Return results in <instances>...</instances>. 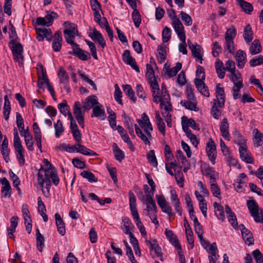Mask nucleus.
Returning <instances> with one entry per match:
<instances>
[{
  "mask_svg": "<svg viewBox=\"0 0 263 263\" xmlns=\"http://www.w3.org/2000/svg\"><path fill=\"white\" fill-rule=\"evenodd\" d=\"M44 162L47 168H44L41 166L37 173V181L39 184L42 187L43 195L46 197L50 195L51 187V179L55 186H57L60 182V178L58 172L54 168L51 167V163L47 159H44Z\"/></svg>",
  "mask_w": 263,
  "mask_h": 263,
  "instance_id": "1",
  "label": "nucleus"
},
{
  "mask_svg": "<svg viewBox=\"0 0 263 263\" xmlns=\"http://www.w3.org/2000/svg\"><path fill=\"white\" fill-rule=\"evenodd\" d=\"M159 87L154 90L152 89L154 102L156 103H160L161 108L164 106V109L166 111L172 109V106L170 103V97L168 93L165 85L163 84L161 86V93L160 95Z\"/></svg>",
  "mask_w": 263,
  "mask_h": 263,
  "instance_id": "2",
  "label": "nucleus"
},
{
  "mask_svg": "<svg viewBox=\"0 0 263 263\" xmlns=\"http://www.w3.org/2000/svg\"><path fill=\"white\" fill-rule=\"evenodd\" d=\"M247 204L251 215L254 218L255 221L263 223L262 210L259 209L257 202L254 200H250L247 201Z\"/></svg>",
  "mask_w": 263,
  "mask_h": 263,
  "instance_id": "3",
  "label": "nucleus"
},
{
  "mask_svg": "<svg viewBox=\"0 0 263 263\" xmlns=\"http://www.w3.org/2000/svg\"><path fill=\"white\" fill-rule=\"evenodd\" d=\"M17 41L12 40L9 42V44L11 45L10 47L15 62H18L20 59H23V46Z\"/></svg>",
  "mask_w": 263,
  "mask_h": 263,
  "instance_id": "4",
  "label": "nucleus"
},
{
  "mask_svg": "<svg viewBox=\"0 0 263 263\" xmlns=\"http://www.w3.org/2000/svg\"><path fill=\"white\" fill-rule=\"evenodd\" d=\"M206 153L212 164L215 163L217 156L216 146L214 141L210 138L206 143Z\"/></svg>",
  "mask_w": 263,
  "mask_h": 263,
  "instance_id": "5",
  "label": "nucleus"
},
{
  "mask_svg": "<svg viewBox=\"0 0 263 263\" xmlns=\"http://www.w3.org/2000/svg\"><path fill=\"white\" fill-rule=\"evenodd\" d=\"M142 120L137 119V122L139 126L144 129V132L148 137H151V132L153 130V126L150 122L148 117L145 113H143L141 116Z\"/></svg>",
  "mask_w": 263,
  "mask_h": 263,
  "instance_id": "6",
  "label": "nucleus"
},
{
  "mask_svg": "<svg viewBox=\"0 0 263 263\" xmlns=\"http://www.w3.org/2000/svg\"><path fill=\"white\" fill-rule=\"evenodd\" d=\"M126 2L133 9L132 17L135 26L138 28L141 23V17L139 11L137 10V0H128Z\"/></svg>",
  "mask_w": 263,
  "mask_h": 263,
  "instance_id": "7",
  "label": "nucleus"
},
{
  "mask_svg": "<svg viewBox=\"0 0 263 263\" xmlns=\"http://www.w3.org/2000/svg\"><path fill=\"white\" fill-rule=\"evenodd\" d=\"M72 51H68L69 54L76 56L82 61H87L90 58L89 52L80 48L78 44L72 47Z\"/></svg>",
  "mask_w": 263,
  "mask_h": 263,
  "instance_id": "8",
  "label": "nucleus"
},
{
  "mask_svg": "<svg viewBox=\"0 0 263 263\" xmlns=\"http://www.w3.org/2000/svg\"><path fill=\"white\" fill-rule=\"evenodd\" d=\"M146 76L152 89L155 90L158 88V84L151 64H147L146 65Z\"/></svg>",
  "mask_w": 263,
  "mask_h": 263,
  "instance_id": "9",
  "label": "nucleus"
},
{
  "mask_svg": "<svg viewBox=\"0 0 263 263\" xmlns=\"http://www.w3.org/2000/svg\"><path fill=\"white\" fill-rule=\"evenodd\" d=\"M123 62L127 65H129L136 72H140L139 67L136 64L135 59L130 55V51L125 50L122 55Z\"/></svg>",
  "mask_w": 263,
  "mask_h": 263,
  "instance_id": "10",
  "label": "nucleus"
},
{
  "mask_svg": "<svg viewBox=\"0 0 263 263\" xmlns=\"http://www.w3.org/2000/svg\"><path fill=\"white\" fill-rule=\"evenodd\" d=\"M73 114L79 124L82 127H84V118L82 111L81 104L79 101L75 102L73 105Z\"/></svg>",
  "mask_w": 263,
  "mask_h": 263,
  "instance_id": "11",
  "label": "nucleus"
},
{
  "mask_svg": "<svg viewBox=\"0 0 263 263\" xmlns=\"http://www.w3.org/2000/svg\"><path fill=\"white\" fill-rule=\"evenodd\" d=\"M221 84L218 83L216 87V97L213 102H216L218 103L220 108H223L225 103V93L223 88L220 87Z\"/></svg>",
  "mask_w": 263,
  "mask_h": 263,
  "instance_id": "12",
  "label": "nucleus"
},
{
  "mask_svg": "<svg viewBox=\"0 0 263 263\" xmlns=\"http://www.w3.org/2000/svg\"><path fill=\"white\" fill-rule=\"evenodd\" d=\"M143 190L144 191L145 196L143 195V193L142 192H139L138 195V198L142 203H145L146 200L152 201L153 200H154V194L156 190H153V189L151 187L150 189L148 185L144 184Z\"/></svg>",
  "mask_w": 263,
  "mask_h": 263,
  "instance_id": "13",
  "label": "nucleus"
},
{
  "mask_svg": "<svg viewBox=\"0 0 263 263\" xmlns=\"http://www.w3.org/2000/svg\"><path fill=\"white\" fill-rule=\"evenodd\" d=\"M165 235L167 239L174 247H175L177 250H181V246L179 243L177 237L173 231L168 229H165Z\"/></svg>",
  "mask_w": 263,
  "mask_h": 263,
  "instance_id": "14",
  "label": "nucleus"
},
{
  "mask_svg": "<svg viewBox=\"0 0 263 263\" xmlns=\"http://www.w3.org/2000/svg\"><path fill=\"white\" fill-rule=\"evenodd\" d=\"M239 155L241 159L248 164H253L254 159L251 156L250 153L248 151L247 146H239Z\"/></svg>",
  "mask_w": 263,
  "mask_h": 263,
  "instance_id": "15",
  "label": "nucleus"
},
{
  "mask_svg": "<svg viewBox=\"0 0 263 263\" xmlns=\"http://www.w3.org/2000/svg\"><path fill=\"white\" fill-rule=\"evenodd\" d=\"M89 36L93 41H97L102 49H104L106 46V42L104 39V37L102 34L97 30L96 28H93L92 30V32L89 35Z\"/></svg>",
  "mask_w": 263,
  "mask_h": 263,
  "instance_id": "16",
  "label": "nucleus"
},
{
  "mask_svg": "<svg viewBox=\"0 0 263 263\" xmlns=\"http://www.w3.org/2000/svg\"><path fill=\"white\" fill-rule=\"evenodd\" d=\"M194 82L197 90L201 93V94L204 97H209L210 92L209 88L208 86L205 85L204 83V81H202V80H200L199 78H195Z\"/></svg>",
  "mask_w": 263,
  "mask_h": 263,
  "instance_id": "17",
  "label": "nucleus"
},
{
  "mask_svg": "<svg viewBox=\"0 0 263 263\" xmlns=\"http://www.w3.org/2000/svg\"><path fill=\"white\" fill-rule=\"evenodd\" d=\"M146 206L144 209V211L146 212V215L148 217L151 216L153 215L157 214L158 209L157 205L155 203V200H146L145 203Z\"/></svg>",
  "mask_w": 263,
  "mask_h": 263,
  "instance_id": "18",
  "label": "nucleus"
},
{
  "mask_svg": "<svg viewBox=\"0 0 263 263\" xmlns=\"http://www.w3.org/2000/svg\"><path fill=\"white\" fill-rule=\"evenodd\" d=\"M62 33L57 31L53 35V40L52 44V47L55 52L60 51L62 47Z\"/></svg>",
  "mask_w": 263,
  "mask_h": 263,
  "instance_id": "19",
  "label": "nucleus"
},
{
  "mask_svg": "<svg viewBox=\"0 0 263 263\" xmlns=\"http://www.w3.org/2000/svg\"><path fill=\"white\" fill-rule=\"evenodd\" d=\"M0 182L2 184L1 191L3 197L5 198L10 197L11 195V187L10 184L6 177L0 178Z\"/></svg>",
  "mask_w": 263,
  "mask_h": 263,
  "instance_id": "20",
  "label": "nucleus"
},
{
  "mask_svg": "<svg viewBox=\"0 0 263 263\" xmlns=\"http://www.w3.org/2000/svg\"><path fill=\"white\" fill-rule=\"evenodd\" d=\"M122 224L121 229L126 235L132 233V231H133L135 229V227L130 219L127 217H123L122 218Z\"/></svg>",
  "mask_w": 263,
  "mask_h": 263,
  "instance_id": "21",
  "label": "nucleus"
},
{
  "mask_svg": "<svg viewBox=\"0 0 263 263\" xmlns=\"http://www.w3.org/2000/svg\"><path fill=\"white\" fill-rule=\"evenodd\" d=\"M94 117L99 118L101 120H104L106 118L104 109L100 103H98L92 108L91 117L93 118Z\"/></svg>",
  "mask_w": 263,
  "mask_h": 263,
  "instance_id": "22",
  "label": "nucleus"
},
{
  "mask_svg": "<svg viewBox=\"0 0 263 263\" xmlns=\"http://www.w3.org/2000/svg\"><path fill=\"white\" fill-rule=\"evenodd\" d=\"M33 130L34 135V138L36 141V145L41 153H42V133L40 128L36 122L33 124Z\"/></svg>",
  "mask_w": 263,
  "mask_h": 263,
  "instance_id": "23",
  "label": "nucleus"
},
{
  "mask_svg": "<svg viewBox=\"0 0 263 263\" xmlns=\"http://www.w3.org/2000/svg\"><path fill=\"white\" fill-rule=\"evenodd\" d=\"M235 60L237 63V67L241 69L242 68L247 62V54L245 51L238 50L235 56Z\"/></svg>",
  "mask_w": 263,
  "mask_h": 263,
  "instance_id": "24",
  "label": "nucleus"
},
{
  "mask_svg": "<svg viewBox=\"0 0 263 263\" xmlns=\"http://www.w3.org/2000/svg\"><path fill=\"white\" fill-rule=\"evenodd\" d=\"M55 224L57 228L58 233L61 235L64 236L66 233L65 223L61 218L59 213H55L54 215Z\"/></svg>",
  "mask_w": 263,
  "mask_h": 263,
  "instance_id": "25",
  "label": "nucleus"
},
{
  "mask_svg": "<svg viewBox=\"0 0 263 263\" xmlns=\"http://www.w3.org/2000/svg\"><path fill=\"white\" fill-rule=\"evenodd\" d=\"M98 103H99L95 96H90L86 98L83 108L85 110H89L97 105Z\"/></svg>",
  "mask_w": 263,
  "mask_h": 263,
  "instance_id": "26",
  "label": "nucleus"
},
{
  "mask_svg": "<svg viewBox=\"0 0 263 263\" xmlns=\"http://www.w3.org/2000/svg\"><path fill=\"white\" fill-rule=\"evenodd\" d=\"M176 156L178 161L182 164L183 167V172L185 173L190 168L191 165L188 162L182 152L181 150L177 151Z\"/></svg>",
  "mask_w": 263,
  "mask_h": 263,
  "instance_id": "27",
  "label": "nucleus"
},
{
  "mask_svg": "<svg viewBox=\"0 0 263 263\" xmlns=\"http://www.w3.org/2000/svg\"><path fill=\"white\" fill-rule=\"evenodd\" d=\"M230 79L233 82L236 87L241 88L243 87L242 79L241 77L240 73L238 71H237V72L235 71L233 72H231Z\"/></svg>",
  "mask_w": 263,
  "mask_h": 263,
  "instance_id": "28",
  "label": "nucleus"
},
{
  "mask_svg": "<svg viewBox=\"0 0 263 263\" xmlns=\"http://www.w3.org/2000/svg\"><path fill=\"white\" fill-rule=\"evenodd\" d=\"M9 152L10 150L8 148V140L7 137L5 136L1 146V153L6 163H8L10 160L9 157Z\"/></svg>",
  "mask_w": 263,
  "mask_h": 263,
  "instance_id": "29",
  "label": "nucleus"
},
{
  "mask_svg": "<svg viewBox=\"0 0 263 263\" xmlns=\"http://www.w3.org/2000/svg\"><path fill=\"white\" fill-rule=\"evenodd\" d=\"M226 213L228 215L227 218L229 222L234 228H237V221L236 216L234 212H232L231 209L228 205H226Z\"/></svg>",
  "mask_w": 263,
  "mask_h": 263,
  "instance_id": "30",
  "label": "nucleus"
},
{
  "mask_svg": "<svg viewBox=\"0 0 263 263\" xmlns=\"http://www.w3.org/2000/svg\"><path fill=\"white\" fill-rule=\"evenodd\" d=\"M129 196V205L132 215H134L138 213L137 208L136 198L134 193L129 191L128 192Z\"/></svg>",
  "mask_w": 263,
  "mask_h": 263,
  "instance_id": "31",
  "label": "nucleus"
},
{
  "mask_svg": "<svg viewBox=\"0 0 263 263\" xmlns=\"http://www.w3.org/2000/svg\"><path fill=\"white\" fill-rule=\"evenodd\" d=\"M75 146L76 147V152L77 153H80L86 156H96L97 155L96 152L81 145L80 143H77Z\"/></svg>",
  "mask_w": 263,
  "mask_h": 263,
  "instance_id": "32",
  "label": "nucleus"
},
{
  "mask_svg": "<svg viewBox=\"0 0 263 263\" xmlns=\"http://www.w3.org/2000/svg\"><path fill=\"white\" fill-rule=\"evenodd\" d=\"M187 42L189 44V48L191 50L193 57L196 58V60H200V63H202V59L200 54V46L197 44L196 45H194L190 41H188Z\"/></svg>",
  "mask_w": 263,
  "mask_h": 263,
  "instance_id": "33",
  "label": "nucleus"
},
{
  "mask_svg": "<svg viewBox=\"0 0 263 263\" xmlns=\"http://www.w3.org/2000/svg\"><path fill=\"white\" fill-rule=\"evenodd\" d=\"M213 206L215 210V213L216 217L222 221L225 220V215L223 207L219 203L215 202L213 203Z\"/></svg>",
  "mask_w": 263,
  "mask_h": 263,
  "instance_id": "34",
  "label": "nucleus"
},
{
  "mask_svg": "<svg viewBox=\"0 0 263 263\" xmlns=\"http://www.w3.org/2000/svg\"><path fill=\"white\" fill-rule=\"evenodd\" d=\"M254 136L253 143L256 147H259L263 144V134L260 133L258 129L255 128L253 130Z\"/></svg>",
  "mask_w": 263,
  "mask_h": 263,
  "instance_id": "35",
  "label": "nucleus"
},
{
  "mask_svg": "<svg viewBox=\"0 0 263 263\" xmlns=\"http://www.w3.org/2000/svg\"><path fill=\"white\" fill-rule=\"evenodd\" d=\"M243 36L246 43L249 44L253 38V33L250 24H248L244 28Z\"/></svg>",
  "mask_w": 263,
  "mask_h": 263,
  "instance_id": "36",
  "label": "nucleus"
},
{
  "mask_svg": "<svg viewBox=\"0 0 263 263\" xmlns=\"http://www.w3.org/2000/svg\"><path fill=\"white\" fill-rule=\"evenodd\" d=\"M249 51L252 55H255L261 51V47L259 41L255 39L252 43L249 48Z\"/></svg>",
  "mask_w": 263,
  "mask_h": 263,
  "instance_id": "37",
  "label": "nucleus"
},
{
  "mask_svg": "<svg viewBox=\"0 0 263 263\" xmlns=\"http://www.w3.org/2000/svg\"><path fill=\"white\" fill-rule=\"evenodd\" d=\"M123 90L125 94L134 102L136 103L137 98L135 95V92L131 86L128 84L123 85Z\"/></svg>",
  "mask_w": 263,
  "mask_h": 263,
  "instance_id": "38",
  "label": "nucleus"
},
{
  "mask_svg": "<svg viewBox=\"0 0 263 263\" xmlns=\"http://www.w3.org/2000/svg\"><path fill=\"white\" fill-rule=\"evenodd\" d=\"M64 37L66 42L70 44L71 47L74 46L75 44H77L74 42L76 34L74 33L70 30H64Z\"/></svg>",
  "mask_w": 263,
  "mask_h": 263,
  "instance_id": "39",
  "label": "nucleus"
},
{
  "mask_svg": "<svg viewBox=\"0 0 263 263\" xmlns=\"http://www.w3.org/2000/svg\"><path fill=\"white\" fill-rule=\"evenodd\" d=\"M240 229H241L242 236H246L248 235L249 236V239L248 238L247 239V245L248 246H251L254 244V239L253 238V237L252 236V234L251 233V232L248 230L247 228L245 227L243 224L240 225Z\"/></svg>",
  "mask_w": 263,
  "mask_h": 263,
  "instance_id": "40",
  "label": "nucleus"
},
{
  "mask_svg": "<svg viewBox=\"0 0 263 263\" xmlns=\"http://www.w3.org/2000/svg\"><path fill=\"white\" fill-rule=\"evenodd\" d=\"M36 246L38 250L42 252L44 247L45 238L43 235L40 233L39 228L36 229Z\"/></svg>",
  "mask_w": 263,
  "mask_h": 263,
  "instance_id": "41",
  "label": "nucleus"
},
{
  "mask_svg": "<svg viewBox=\"0 0 263 263\" xmlns=\"http://www.w3.org/2000/svg\"><path fill=\"white\" fill-rule=\"evenodd\" d=\"M158 54L157 55V58L159 63H163L166 59V48L164 45H160L158 47L157 49Z\"/></svg>",
  "mask_w": 263,
  "mask_h": 263,
  "instance_id": "42",
  "label": "nucleus"
},
{
  "mask_svg": "<svg viewBox=\"0 0 263 263\" xmlns=\"http://www.w3.org/2000/svg\"><path fill=\"white\" fill-rule=\"evenodd\" d=\"M244 12L250 14L253 10V7L251 4L244 0H236Z\"/></svg>",
  "mask_w": 263,
  "mask_h": 263,
  "instance_id": "43",
  "label": "nucleus"
},
{
  "mask_svg": "<svg viewBox=\"0 0 263 263\" xmlns=\"http://www.w3.org/2000/svg\"><path fill=\"white\" fill-rule=\"evenodd\" d=\"M234 140L236 144L239 146H243L246 145V140L243 136L238 131H235L233 133Z\"/></svg>",
  "mask_w": 263,
  "mask_h": 263,
  "instance_id": "44",
  "label": "nucleus"
},
{
  "mask_svg": "<svg viewBox=\"0 0 263 263\" xmlns=\"http://www.w3.org/2000/svg\"><path fill=\"white\" fill-rule=\"evenodd\" d=\"M212 107L211 111V114L212 117L215 119H218L221 115V110L217 103L216 102H212Z\"/></svg>",
  "mask_w": 263,
  "mask_h": 263,
  "instance_id": "45",
  "label": "nucleus"
},
{
  "mask_svg": "<svg viewBox=\"0 0 263 263\" xmlns=\"http://www.w3.org/2000/svg\"><path fill=\"white\" fill-rule=\"evenodd\" d=\"M181 104L184 106L186 109L194 110L195 111H198V109L197 107V103L196 101L191 100H182L180 102Z\"/></svg>",
  "mask_w": 263,
  "mask_h": 263,
  "instance_id": "46",
  "label": "nucleus"
},
{
  "mask_svg": "<svg viewBox=\"0 0 263 263\" xmlns=\"http://www.w3.org/2000/svg\"><path fill=\"white\" fill-rule=\"evenodd\" d=\"M14 147L16 151L24 149L22 145L21 139L18 136L17 130L16 128H14Z\"/></svg>",
  "mask_w": 263,
  "mask_h": 263,
  "instance_id": "47",
  "label": "nucleus"
},
{
  "mask_svg": "<svg viewBox=\"0 0 263 263\" xmlns=\"http://www.w3.org/2000/svg\"><path fill=\"white\" fill-rule=\"evenodd\" d=\"M113 152L116 160L121 162L124 159L125 154L124 152L120 149L116 144L113 147Z\"/></svg>",
  "mask_w": 263,
  "mask_h": 263,
  "instance_id": "48",
  "label": "nucleus"
},
{
  "mask_svg": "<svg viewBox=\"0 0 263 263\" xmlns=\"http://www.w3.org/2000/svg\"><path fill=\"white\" fill-rule=\"evenodd\" d=\"M181 68L182 64L180 62H177L175 66L167 70L166 74L170 78L174 77L177 74Z\"/></svg>",
  "mask_w": 263,
  "mask_h": 263,
  "instance_id": "49",
  "label": "nucleus"
},
{
  "mask_svg": "<svg viewBox=\"0 0 263 263\" xmlns=\"http://www.w3.org/2000/svg\"><path fill=\"white\" fill-rule=\"evenodd\" d=\"M58 108L61 113L65 117L67 115L68 116L69 114L71 113L69 111V107L68 106L66 100H63L62 103L59 104Z\"/></svg>",
  "mask_w": 263,
  "mask_h": 263,
  "instance_id": "50",
  "label": "nucleus"
},
{
  "mask_svg": "<svg viewBox=\"0 0 263 263\" xmlns=\"http://www.w3.org/2000/svg\"><path fill=\"white\" fill-rule=\"evenodd\" d=\"M55 130V136L56 138H59L64 131V128L60 120H58L57 123L54 124Z\"/></svg>",
  "mask_w": 263,
  "mask_h": 263,
  "instance_id": "51",
  "label": "nucleus"
},
{
  "mask_svg": "<svg viewBox=\"0 0 263 263\" xmlns=\"http://www.w3.org/2000/svg\"><path fill=\"white\" fill-rule=\"evenodd\" d=\"M81 175L84 178L88 180L90 182H96L98 181V178L95 175L90 171H83L81 173Z\"/></svg>",
  "mask_w": 263,
  "mask_h": 263,
  "instance_id": "52",
  "label": "nucleus"
},
{
  "mask_svg": "<svg viewBox=\"0 0 263 263\" xmlns=\"http://www.w3.org/2000/svg\"><path fill=\"white\" fill-rule=\"evenodd\" d=\"M225 39V46L224 48L228 50V52L232 54L235 53V45L234 40L231 39Z\"/></svg>",
  "mask_w": 263,
  "mask_h": 263,
  "instance_id": "53",
  "label": "nucleus"
},
{
  "mask_svg": "<svg viewBox=\"0 0 263 263\" xmlns=\"http://www.w3.org/2000/svg\"><path fill=\"white\" fill-rule=\"evenodd\" d=\"M147 159L148 162L154 167H157L158 166L157 160L155 154L154 150H150L146 155Z\"/></svg>",
  "mask_w": 263,
  "mask_h": 263,
  "instance_id": "54",
  "label": "nucleus"
},
{
  "mask_svg": "<svg viewBox=\"0 0 263 263\" xmlns=\"http://www.w3.org/2000/svg\"><path fill=\"white\" fill-rule=\"evenodd\" d=\"M57 149L61 151H65L68 153H74L76 151L75 145H70V144H66L65 143H62L60 144Z\"/></svg>",
  "mask_w": 263,
  "mask_h": 263,
  "instance_id": "55",
  "label": "nucleus"
},
{
  "mask_svg": "<svg viewBox=\"0 0 263 263\" xmlns=\"http://www.w3.org/2000/svg\"><path fill=\"white\" fill-rule=\"evenodd\" d=\"M134 127L135 128V132L138 137L140 138L145 144H150V142L149 141L148 138L142 132L141 129L138 127L137 124L134 125Z\"/></svg>",
  "mask_w": 263,
  "mask_h": 263,
  "instance_id": "56",
  "label": "nucleus"
},
{
  "mask_svg": "<svg viewBox=\"0 0 263 263\" xmlns=\"http://www.w3.org/2000/svg\"><path fill=\"white\" fill-rule=\"evenodd\" d=\"M58 77L60 79V83L67 84L68 81L69 77L67 72L62 68H60L59 70Z\"/></svg>",
  "mask_w": 263,
  "mask_h": 263,
  "instance_id": "57",
  "label": "nucleus"
},
{
  "mask_svg": "<svg viewBox=\"0 0 263 263\" xmlns=\"http://www.w3.org/2000/svg\"><path fill=\"white\" fill-rule=\"evenodd\" d=\"M172 31L170 28L165 26L162 32V41L163 43L167 42L171 39Z\"/></svg>",
  "mask_w": 263,
  "mask_h": 263,
  "instance_id": "58",
  "label": "nucleus"
},
{
  "mask_svg": "<svg viewBox=\"0 0 263 263\" xmlns=\"http://www.w3.org/2000/svg\"><path fill=\"white\" fill-rule=\"evenodd\" d=\"M182 120H184L186 123L188 125L189 127H192L193 129L196 130H199L200 127L199 124H197L193 118L187 119L185 116L182 117Z\"/></svg>",
  "mask_w": 263,
  "mask_h": 263,
  "instance_id": "59",
  "label": "nucleus"
},
{
  "mask_svg": "<svg viewBox=\"0 0 263 263\" xmlns=\"http://www.w3.org/2000/svg\"><path fill=\"white\" fill-rule=\"evenodd\" d=\"M115 91L114 92V98L116 102L120 105H123L122 101V93L120 90L118 85L116 84L115 85Z\"/></svg>",
  "mask_w": 263,
  "mask_h": 263,
  "instance_id": "60",
  "label": "nucleus"
},
{
  "mask_svg": "<svg viewBox=\"0 0 263 263\" xmlns=\"http://www.w3.org/2000/svg\"><path fill=\"white\" fill-rule=\"evenodd\" d=\"M263 63V55H259L252 59L249 64L251 67H255Z\"/></svg>",
  "mask_w": 263,
  "mask_h": 263,
  "instance_id": "61",
  "label": "nucleus"
},
{
  "mask_svg": "<svg viewBox=\"0 0 263 263\" xmlns=\"http://www.w3.org/2000/svg\"><path fill=\"white\" fill-rule=\"evenodd\" d=\"M173 27L176 33L184 31V27L178 18H175L173 22Z\"/></svg>",
  "mask_w": 263,
  "mask_h": 263,
  "instance_id": "62",
  "label": "nucleus"
},
{
  "mask_svg": "<svg viewBox=\"0 0 263 263\" xmlns=\"http://www.w3.org/2000/svg\"><path fill=\"white\" fill-rule=\"evenodd\" d=\"M182 20L184 22L186 26H191L192 24V19L191 17L186 13L181 11L180 14Z\"/></svg>",
  "mask_w": 263,
  "mask_h": 263,
  "instance_id": "63",
  "label": "nucleus"
},
{
  "mask_svg": "<svg viewBox=\"0 0 263 263\" xmlns=\"http://www.w3.org/2000/svg\"><path fill=\"white\" fill-rule=\"evenodd\" d=\"M252 254L256 263H263V255L259 250H254Z\"/></svg>",
  "mask_w": 263,
  "mask_h": 263,
  "instance_id": "64",
  "label": "nucleus"
}]
</instances>
